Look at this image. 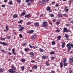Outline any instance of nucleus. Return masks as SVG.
Here are the masks:
<instances>
[{"label":"nucleus","instance_id":"f257e3e1","mask_svg":"<svg viewBox=\"0 0 73 73\" xmlns=\"http://www.w3.org/2000/svg\"><path fill=\"white\" fill-rule=\"evenodd\" d=\"M66 47H68V52H69V51L71 50V49H72V48H73V44L70 43H68L66 45Z\"/></svg>","mask_w":73,"mask_h":73},{"label":"nucleus","instance_id":"f03ea898","mask_svg":"<svg viewBox=\"0 0 73 73\" xmlns=\"http://www.w3.org/2000/svg\"><path fill=\"white\" fill-rule=\"evenodd\" d=\"M42 26L43 27H46L48 26V22L46 21H44L43 22Z\"/></svg>","mask_w":73,"mask_h":73},{"label":"nucleus","instance_id":"7ed1b4c3","mask_svg":"<svg viewBox=\"0 0 73 73\" xmlns=\"http://www.w3.org/2000/svg\"><path fill=\"white\" fill-rule=\"evenodd\" d=\"M30 57L32 58H35V57L34 55L35 54H34V53L33 52H30Z\"/></svg>","mask_w":73,"mask_h":73},{"label":"nucleus","instance_id":"20e7f679","mask_svg":"<svg viewBox=\"0 0 73 73\" xmlns=\"http://www.w3.org/2000/svg\"><path fill=\"white\" fill-rule=\"evenodd\" d=\"M63 32H66L68 33L69 32V30H68L67 29V28L66 27H64L63 29Z\"/></svg>","mask_w":73,"mask_h":73},{"label":"nucleus","instance_id":"39448f33","mask_svg":"<svg viewBox=\"0 0 73 73\" xmlns=\"http://www.w3.org/2000/svg\"><path fill=\"white\" fill-rule=\"evenodd\" d=\"M50 9V7H48L46 8V10L47 11H49V12H52V11Z\"/></svg>","mask_w":73,"mask_h":73},{"label":"nucleus","instance_id":"423d86ee","mask_svg":"<svg viewBox=\"0 0 73 73\" xmlns=\"http://www.w3.org/2000/svg\"><path fill=\"white\" fill-rule=\"evenodd\" d=\"M26 13L25 11L24 10L22 12V14L20 15V17H22V16H23L24 15H25Z\"/></svg>","mask_w":73,"mask_h":73},{"label":"nucleus","instance_id":"0eeeda50","mask_svg":"<svg viewBox=\"0 0 73 73\" xmlns=\"http://www.w3.org/2000/svg\"><path fill=\"white\" fill-rule=\"evenodd\" d=\"M68 8V7H65L64 9V11L66 12H67L69 11V9H67Z\"/></svg>","mask_w":73,"mask_h":73},{"label":"nucleus","instance_id":"6e6552de","mask_svg":"<svg viewBox=\"0 0 73 73\" xmlns=\"http://www.w3.org/2000/svg\"><path fill=\"white\" fill-rule=\"evenodd\" d=\"M65 42H62V48H64L65 47Z\"/></svg>","mask_w":73,"mask_h":73},{"label":"nucleus","instance_id":"1a4fd4ad","mask_svg":"<svg viewBox=\"0 0 73 73\" xmlns=\"http://www.w3.org/2000/svg\"><path fill=\"white\" fill-rule=\"evenodd\" d=\"M0 44L2 45H7V43L5 42H0Z\"/></svg>","mask_w":73,"mask_h":73},{"label":"nucleus","instance_id":"9d476101","mask_svg":"<svg viewBox=\"0 0 73 73\" xmlns=\"http://www.w3.org/2000/svg\"><path fill=\"white\" fill-rule=\"evenodd\" d=\"M12 51L14 55H16V53H15V48H13L12 50Z\"/></svg>","mask_w":73,"mask_h":73},{"label":"nucleus","instance_id":"9b49d317","mask_svg":"<svg viewBox=\"0 0 73 73\" xmlns=\"http://www.w3.org/2000/svg\"><path fill=\"white\" fill-rule=\"evenodd\" d=\"M31 16V14H28L27 15L25 16V17H26V18H29V17H30Z\"/></svg>","mask_w":73,"mask_h":73},{"label":"nucleus","instance_id":"f8f14e48","mask_svg":"<svg viewBox=\"0 0 73 73\" xmlns=\"http://www.w3.org/2000/svg\"><path fill=\"white\" fill-rule=\"evenodd\" d=\"M11 69L13 70H16V67H14V66L12 65L11 66Z\"/></svg>","mask_w":73,"mask_h":73},{"label":"nucleus","instance_id":"ddd939ff","mask_svg":"<svg viewBox=\"0 0 73 73\" xmlns=\"http://www.w3.org/2000/svg\"><path fill=\"white\" fill-rule=\"evenodd\" d=\"M24 29V27H21L20 29H19V31H20V32H21L23 29Z\"/></svg>","mask_w":73,"mask_h":73},{"label":"nucleus","instance_id":"4468645a","mask_svg":"<svg viewBox=\"0 0 73 73\" xmlns=\"http://www.w3.org/2000/svg\"><path fill=\"white\" fill-rule=\"evenodd\" d=\"M36 37L37 35H34L32 36V37L33 38V39H35V38Z\"/></svg>","mask_w":73,"mask_h":73},{"label":"nucleus","instance_id":"2eb2a0df","mask_svg":"<svg viewBox=\"0 0 73 73\" xmlns=\"http://www.w3.org/2000/svg\"><path fill=\"white\" fill-rule=\"evenodd\" d=\"M65 36L66 39H68L69 38V36H68V34H66L65 35Z\"/></svg>","mask_w":73,"mask_h":73},{"label":"nucleus","instance_id":"dca6fc26","mask_svg":"<svg viewBox=\"0 0 73 73\" xmlns=\"http://www.w3.org/2000/svg\"><path fill=\"white\" fill-rule=\"evenodd\" d=\"M42 58L43 59H44V60H45V59L46 58V56H45V55H43L42 56Z\"/></svg>","mask_w":73,"mask_h":73},{"label":"nucleus","instance_id":"f3484780","mask_svg":"<svg viewBox=\"0 0 73 73\" xmlns=\"http://www.w3.org/2000/svg\"><path fill=\"white\" fill-rule=\"evenodd\" d=\"M60 68H63V63L62 62L60 64Z\"/></svg>","mask_w":73,"mask_h":73},{"label":"nucleus","instance_id":"a211bd4d","mask_svg":"<svg viewBox=\"0 0 73 73\" xmlns=\"http://www.w3.org/2000/svg\"><path fill=\"white\" fill-rule=\"evenodd\" d=\"M17 16H18L16 14H15L13 16V17L15 18H17Z\"/></svg>","mask_w":73,"mask_h":73},{"label":"nucleus","instance_id":"6ab92c4d","mask_svg":"<svg viewBox=\"0 0 73 73\" xmlns=\"http://www.w3.org/2000/svg\"><path fill=\"white\" fill-rule=\"evenodd\" d=\"M24 50L26 52H27V51H29V49L28 48H25Z\"/></svg>","mask_w":73,"mask_h":73},{"label":"nucleus","instance_id":"aec40b11","mask_svg":"<svg viewBox=\"0 0 73 73\" xmlns=\"http://www.w3.org/2000/svg\"><path fill=\"white\" fill-rule=\"evenodd\" d=\"M34 32V31L33 30H31L29 31V33L30 34H31V33H33Z\"/></svg>","mask_w":73,"mask_h":73},{"label":"nucleus","instance_id":"412c9836","mask_svg":"<svg viewBox=\"0 0 73 73\" xmlns=\"http://www.w3.org/2000/svg\"><path fill=\"white\" fill-rule=\"evenodd\" d=\"M52 45H54L56 44V42L54 41H52Z\"/></svg>","mask_w":73,"mask_h":73},{"label":"nucleus","instance_id":"4be33fe9","mask_svg":"<svg viewBox=\"0 0 73 73\" xmlns=\"http://www.w3.org/2000/svg\"><path fill=\"white\" fill-rule=\"evenodd\" d=\"M38 3L40 5H42V4H44L43 2L41 1L39 2Z\"/></svg>","mask_w":73,"mask_h":73},{"label":"nucleus","instance_id":"5701e85b","mask_svg":"<svg viewBox=\"0 0 73 73\" xmlns=\"http://www.w3.org/2000/svg\"><path fill=\"white\" fill-rule=\"evenodd\" d=\"M13 70L12 69H10L9 70V72L10 73H12Z\"/></svg>","mask_w":73,"mask_h":73},{"label":"nucleus","instance_id":"b1692460","mask_svg":"<svg viewBox=\"0 0 73 73\" xmlns=\"http://www.w3.org/2000/svg\"><path fill=\"white\" fill-rule=\"evenodd\" d=\"M8 3H9V5H12V4H13L12 1H11L9 2Z\"/></svg>","mask_w":73,"mask_h":73},{"label":"nucleus","instance_id":"393cba45","mask_svg":"<svg viewBox=\"0 0 73 73\" xmlns=\"http://www.w3.org/2000/svg\"><path fill=\"white\" fill-rule=\"evenodd\" d=\"M72 72H73V70L71 69V68H70L69 70V73H72Z\"/></svg>","mask_w":73,"mask_h":73},{"label":"nucleus","instance_id":"a878e982","mask_svg":"<svg viewBox=\"0 0 73 73\" xmlns=\"http://www.w3.org/2000/svg\"><path fill=\"white\" fill-rule=\"evenodd\" d=\"M63 63H65L66 62V58H64V59L63 60Z\"/></svg>","mask_w":73,"mask_h":73},{"label":"nucleus","instance_id":"bb28decb","mask_svg":"<svg viewBox=\"0 0 73 73\" xmlns=\"http://www.w3.org/2000/svg\"><path fill=\"white\" fill-rule=\"evenodd\" d=\"M35 25L36 26H38V25H39V23L36 22L35 23Z\"/></svg>","mask_w":73,"mask_h":73},{"label":"nucleus","instance_id":"cd10ccee","mask_svg":"<svg viewBox=\"0 0 73 73\" xmlns=\"http://www.w3.org/2000/svg\"><path fill=\"white\" fill-rule=\"evenodd\" d=\"M33 68H34V69H37V65H35L34 66Z\"/></svg>","mask_w":73,"mask_h":73},{"label":"nucleus","instance_id":"c85d7f7f","mask_svg":"<svg viewBox=\"0 0 73 73\" xmlns=\"http://www.w3.org/2000/svg\"><path fill=\"white\" fill-rule=\"evenodd\" d=\"M4 72V69L2 68H0V72Z\"/></svg>","mask_w":73,"mask_h":73},{"label":"nucleus","instance_id":"c756f323","mask_svg":"<svg viewBox=\"0 0 73 73\" xmlns=\"http://www.w3.org/2000/svg\"><path fill=\"white\" fill-rule=\"evenodd\" d=\"M61 36H58L57 38V39L58 40H60L61 39Z\"/></svg>","mask_w":73,"mask_h":73},{"label":"nucleus","instance_id":"7c9ffc66","mask_svg":"<svg viewBox=\"0 0 73 73\" xmlns=\"http://www.w3.org/2000/svg\"><path fill=\"white\" fill-rule=\"evenodd\" d=\"M68 65V63H63V66H66Z\"/></svg>","mask_w":73,"mask_h":73},{"label":"nucleus","instance_id":"2f4dec72","mask_svg":"<svg viewBox=\"0 0 73 73\" xmlns=\"http://www.w3.org/2000/svg\"><path fill=\"white\" fill-rule=\"evenodd\" d=\"M39 50H40V52H44V50L41 48H39Z\"/></svg>","mask_w":73,"mask_h":73},{"label":"nucleus","instance_id":"473e14b6","mask_svg":"<svg viewBox=\"0 0 73 73\" xmlns=\"http://www.w3.org/2000/svg\"><path fill=\"white\" fill-rule=\"evenodd\" d=\"M70 60L71 61V62H73V57L70 58Z\"/></svg>","mask_w":73,"mask_h":73},{"label":"nucleus","instance_id":"72a5a7b5","mask_svg":"<svg viewBox=\"0 0 73 73\" xmlns=\"http://www.w3.org/2000/svg\"><path fill=\"white\" fill-rule=\"evenodd\" d=\"M21 61L23 62H25V59H22Z\"/></svg>","mask_w":73,"mask_h":73},{"label":"nucleus","instance_id":"f704fd0d","mask_svg":"<svg viewBox=\"0 0 73 73\" xmlns=\"http://www.w3.org/2000/svg\"><path fill=\"white\" fill-rule=\"evenodd\" d=\"M60 23H61V22L59 21V22H56V25H59L60 24Z\"/></svg>","mask_w":73,"mask_h":73},{"label":"nucleus","instance_id":"c9c22d12","mask_svg":"<svg viewBox=\"0 0 73 73\" xmlns=\"http://www.w3.org/2000/svg\"><path fill=\"white\" fill-rule=\"evenodd\" d=\"M58 17H61L62 16V15L60 14H58Z\"/></svg>","mask_w":73,"mask_h":73},{"label":"nucleus","instance_id":"e433bc0d","mask_svg":"<svg viewBox=\"0 0 73 73\" xmlns=\"http://www.w3.org/2000/svg\"><path fill=\"white\" fill-rule=\"evenodd\" d=\"M21 70L22 71H24V67L23 66H22L21 68Z\"/></svg>","mask_w":73,"mask_h":73},{"label":"nucleus","instance_id":"4c0bfd02","mask_svg":"<svg viewBox=\"0 0 73 73\" xmlns=\"http://www.w3.org/2000/svg\"><path fill=\"white\" fill-rule=\"evenodd\" d=\"M32 23L31 22H29L27 23V25H30V24H31V23Z\"/></svg>","mask_w":73,"mask_h":73},{"label":"nucleus","instance_id":"58836bf2","mask_svg":"<svg viewBox=\"0 0 73 73\" xmlns=\"http://www.w3.org/2000/svg\"><path fill=\"white\" fill-rule=\"evenodd\" d=\"M23 21V20H21L20 21H19L18 22V23H19V24H20L21 23H22Z\"/></svg>","mask_w":73,"mask_h":73},{"label":"nucleus","instance_id":"ea45409f","mask_svg":"<svg viewBox=\"0 0 73 73\" xmlns=\"http://www.w3.org/2000/svg\"><path fill=\"white\" fill-rule=\"evenodd\" d=\"M64 16H65V17H68V15H66V14H64L63 15Z\"/></svg>","mask_w":73,"mask_h":73},{"label":"nucleus","instance_id":"a19ab883","mask_svg":"<svg viewBox=\"0 0 73 73\" xmlns=\"http://www.w3.org/2000/svg\"><path fill=\"white\" fill-rule=\"evenodd\" d=\"M6 30H7V31H8V29H9L8 28V26H6Z\"/></svg>","mask_w":73,"mask_h":73},{"label":"nucleus","instance_id":"79ce46f5","mask_svg":"<svg viewBox=\"0 0 73 73\" xmlns=\"http://www.w3.org/2000/svg\"><path fill=\"white\" fill-rule=\"evenodd\" d=\"M50 54H54V52H50Z\"/></svg>","mask_w":73,"mask_h":73},{"label":"nucleus","instance_id":"37998d69","mask_svg":"<svg viewBox=\"0 0 73 73\" xmlns=\"http://www.w3.org/2000/svg\"><path fill=\"white\" fill-rule=\"evenodd\" d=\"M25 45H27V43L25 42L22 45V46H25Z\"/></svg>","mask_w":73,"mask_h":73},{"label":"nucleus","instance_id":"c03bdc74","mask_svg":"<svg viewBox=\"0 0 73 73\" xmlns=\"http://www.w3.org/2000/svg\"><path fill=\"white\" fill-rule=\"evenodd\" d=\"M19 36L20 38H23V35L21 34H20L19 35Z\"/></svg>","mask_w":73,"mask_h":73},{"label":"nucleus","instance_id":"a18cd8bd","mask_svg":"<svg viewBox=\"0 0 73 73\" xmlns=\"http://www.w3.org/2000/svg\"><path fill=\"white\" fill-rule=\"evenodd\" d=\"M56 32H60V30H56Z\"/></svg>","mask_w":73,"mask_h":73},{"label":"nucleus","instance_id":"49530a36","mask_svg":"<svg viewBox=\"0 0 73 73\" xmlns=\"http://www.w3.org/2000/svg\"><path fill=\"white\" fill-rule=\"evenodd\" d=\"M58 6H59V4H58L57 3L55 5V7H58Z\"/></svg>","mask_w":73,"mask_h":73},{"label":"nucleus","instance_id":"de8ad7c7","mask_svg":"<svg viewBox=\"0 0 73 73\" xmlns=\"http://www.w3.org/2000/svg\"><path fill=\"white\" fill-rule=\"evenodd\" d=\"M5 38H2L1 39V40L2 41H4L5 40Z\"/></svg>","mask_w":73,"mask_h":73},{"label":"nucleus","instance_id":"09e8293b","mask_svg":"<svg viewBox=\"0 0 73 73\" xmlns=\"http://www.w3.org/2000/svg\"><path fill=\"white\" fill-rule=\"evenodd\" d=\"M7 38V39H10L11 38V36H7L6 37Z\"/></svg>","mask_w":73,"mask_h":73},{"label":"nucleus","instance_id":"8fccbe9b","mask_svg":"<svg viewBox=\"0 0 73 73\" xmlns=\"http://www.w3.org/2000/svg\"><path fill=\"white\" fill-rule=\"evenodd\" d=\"M30 1V0H26L25 2L26 3H29Z\"/></svg>","mask_w":73,"mask_h":73},{"label":"nucleus","instance_id":"3c124183","mask_svg":"<svg viewBox=\"0 0 73 73\" xmlns=\"http://www.w3.org/2000/svg\"><path fill=\"white\" fill-rule=\"evenodd\" d=\"M12 73H17V72L15 70H13Z\"/></svg>","mask_w":73,"mask_h":73},{"label":"nucleus","instance_id":"603ef678","mask_svg":"<svg viewBox=\"0 0 73 73\" xmlns=\"http://www.w3.org/2000/svg\"><path fill=\"white\" fill-rule=\"evenodd\" d=\"M17 0L19 4V3H21V0Z\"/></svg>","mask_w":73,"mask_h":73},{"label":"nucleus","instance_id":"864d4df0","mask_svg":"<svg viewBox=\"0 0 73 73\" xmlns=\"http://www.w3.org/2000/svg\"><path fill=\"white\" fill-rule=\"evenodd\" d=\"M52 21L54 22V23H55L56 21V19H54L52 20Z\"/></svg>","mask_w":73,"mask_h":73},{"label":"nucleus","instance_id":"5fc2aeb1","mask_svg":"<svg viewBox=\"0 0 73 73\" xmlns=\"http://www.w3.org/2000/svg\"><path fill=\"white\" fill-rule=\"evenodd\" d=\"M66 25L67 27H69V26H70V25L69 24H66Z\"/></svg>","mask_w":73,"mask_h":73},{"label":"nucleus","instance_id":"6e6d98bb","mask_svg":"<svg viewBox=\"0 0 73 73\" xmlns=\"http://www.w3.org/2000/svg\"><path fill=\"white\" fill-rule=\"evenodd\" d=\"M29 46L30 48H32L33 47V46H32L31 44H29Z\"/></svg>","mask_w":73,"mask_h":73},{"label":"nucleus","instance_id":"4d7b16f0","mask_svg":"<svg viewBox=\"0 0 73 73\" xmlns=\"http://www.w3.org/2000/svg\"><path fill=\"white\" fill-rule=\"evenodd\" d=\"M33 48V49H36V48H37V47L36 46H33V48Z\"/></svg>","mask_w":73,"mask_h":73},{"label":"nucleus","instance_id":"13d9d810","mask_svg":"<svg viewBox=\"0 0 73 73\" xmlns=\"http://www.w3.org/2000/svg\"><path fill=\"white\" fill-rule=\"evenodd\" d=\"M50 17H54V15L53 14H52L50 15Z\"/></svg>","mask_w":73,"mask_h":73},{"label":"nucleus","instance_id":"bf43d9fd","mask_svg":"<svg viewBox=\"0 0 73 73\" xmlns=\"http://www.w3.org/2000/svg\"><path fill=\"white\" fill-rule=\"evenodd\" d=\"M51 58V60H54V58H55V57H53V56Z\"/></svg>","mask_w":73,"mask_h":73},{"label":"nucleus","instance_id":"052dcab7","mask_svg":"<svg viewBox=\"0 0 73 73\" xmlns=\"http://www.w3.org/2000/svg\"><path fill=\"white\" fill-rule=\"evenodd\" d=\"M42 2H46V0H42Z\"/></svg>","mask_w":73,"mask_h":73},{"label":"nucleus","instance_id":"680f3d73","mask_svg":"<svg viewBox=\"0 0 73 73\" xmlns=\"http://www.w3.org/2000/svg\"><path fill=\"white\" fill-rule=\"evenodd\" d=\"M1 51L2 52H5V50H1Z\"/></svg>","mask_w":73,"mask_h":73},{"label":"nucleus","instance_id":"e2e57ef3","mask_svg":"<svg viewBox=\"0 0 73 73\" xmlns=\"http://www.w3.org/2000/svg\"><path fill=\"white\" fill-rule=\"evenodd\" d=\"M27 5L28 6H30V5H31V3H28Z\"/></svg>","mask_w":73,"mask_h":73},{"label":"nucleus","instance_id":"0e129e2a","mask_svg":"<svg viewBox=\"0 0 73 73\" xmlns=\"http://www.w3.org/2000/svg\"><path fill=\"white\" fill-rule=\"evenodd\" d=\"M31 62L33 63L35 62V60H32L31 61Z\"/></svg>","mask_w":73,"mask_h":73},{"label":"nucleus","instance_id":"69168bd1","mask_svg":"<svg viewBox=\"0 0 73 73\" xmlns=\"http://www.w3.org/2000/svg\"><path fill=\"white\" fill-rule=\"evenodd\" d=\"M49 65H50L49 63H48L46 64V65H47V66H49Z\"/></svg>","mask_w":73,"mask_h":73},{"label":"nucleus","instance_id":"338daca9","mask_svg":"<svg viewBox=\"0 0 73 73\" xmlns=\"http://www.w3.org/2000/svg\"><path fill=\"white\" fill-rule=\"evenodd\" d=\"M69 2H70V4H72V0H70V1H69Z\"/></svg>","mask_w":73,"mask_h":73},{"label":"nucleus","instance_id":"774afa93","mask_svg":"<svg viewBox=\"0 0 73 73\" xmlns=\"http://www.w3.org/2000/svg\"><path fill=\"white\" fill-rule=\"evenodd\" d=\"M8 54H9L10 55H12V53L11 52H9L8 53Z\"/></svg>","mask_w":73,"mask_h":73}]
</instances>
